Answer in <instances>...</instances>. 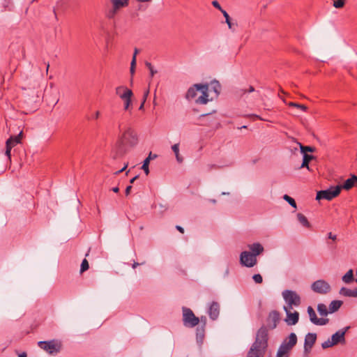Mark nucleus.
Wrapping results in <instances>:
<instances>
[{"label": "nucleus", "mask_w": 357, "mask_h": 357, "mask_svg": "<svg viewBox=\"0 0 357 357\" xmlns=\"http://www.w3.org/2000/svg\"><path fill=\"white\" fill-rule=\"evenodd\" d=\"M22 135V131H21L18 135L14 136V137L12 136L10 138L13 139V142L15 143V144L17 145V144L20 143V137H21Z\"/></svg>", "instance_id": "obj_40"}, {"label": "nucleus", "mask_w": 357, "mask_h": 357, "mask_svg": "<svg viewBox=\"0 0 357 357\" xmlns=\"http://www.w3.org/2000/svg\"><path fill=\"white\" fill-rule=\"evenodd\" d=\"M349 329V326H347L342 329L337 331L332 336L331 339H328V340L324 342L321 344V347L323 349H327L331 347L334 345H336L339 343H344L345 342V334L347 331Z\"/></svg>", "instance_id": "obj_6"}, {"label": "nucleus", "mask_w": 357, "mask_h": 357, "mask_svg": "<svg viewBox=\"0 0 357 357\" xmlns=\"http://www.w3.org/2000/svg\"><path fill=\"white\" fill-rule=\"evenodd\" d=\"M129 0H108L105 3V16L109 20H113L120 10L128 6Z\"/></svg>", "instance_id": "obj_4"}, {"label": "nucleus", "mask_w": 357, "mask_h": 357, "mask_svg": "<svg viewBox=\"0 0 357 357\" xmlns=\"http://www.w3.org/2000/svg\"><path fill=\"white\" fill-rule=\"evenodd\" d=\"M126 167H127V166H126H126H124L121 169H120V170H119V171L116 172L114 174H119V173H121V172H123V171L126 169Z\"/></svg>", "instance_id": "obj_52"}, {"label": "nucleus", "mask_w": 357, "mask_h": 357, "mask_svg": "<svg viewBox=\"0 0 357 357\" xmlns=\"http://www.w3.org/2000/svg\"><path fill=\"white\" fill-rule=\"evenodd\" d=\"M298 220L299 222L305 227H310V224L308 222L307 218L302 213H298L297 214Z\"/></svg>", "instance_id": "obj_29"}, {"label": "nucleus", "mask_w": 357, "mask_h": 357, "mask_svg": "<svg viewBox=\"0 0 357 357\" xmlns=\"http://www.w3.org/2000/svg\"><path fill=\"white\" fill-rule=\"evenodd\" d=\"M206 321V318L205 317H202L201 319H199V321L203 323L202 326H204V327L205 326Z\"/></svg>", "instance_id": "obj_48"}, {"label": "nucleus", "mask_w": 357, "mask_h": 357, "mask_svg": "<svg viewBox=\"0 0 357 357\" xmlns=\"http://www.w3.org/2000/svg\"><path fill=\"white\" fill-rule=\"evenodd\" d=\"M342 187L340 185L332 186L327 190H320L317 193L316 199H326L331 200L337 197L341 191Z\"/></svg>", "instance_id": "obj_8"}, {"label": "nucleus", "mask_w": 357, "mask_h": 357, "mask_svg": "<svg viewBox=\"0 0 357 357\" xmlns=\"http://www.w3.org/2000/svg\"><path fill=\"white\" fill-rule=\"evenodd\" d=\"M314 159V156L312 155H309L307 153H305L303 157V162L301 165V168H307L309 171H311V169L309 166V162Z\"/></svg>", "instance_id": "obj_23"}, {"label": "nucleus", "mask_w": 357, "mask_h": 357, "mask_svg": "<svg viewBox=\"0 0 357 357\" xmlns=\"http://www.w3.org/2000/svg\"><path fill=\"white\" fill-rule=\"evenodd\" d=\"M144 263H142L141 264H143ZM140 264L137 263V262H134L133 264H132V268H137V266H138Z\"/></svg>", "instance_id": "obj_56"}, {"label": "nucleus", "mask_w": 357, "mask_h": 357, "mask_svg": "<svg viewBox=\"0 0 357 357\" xmlns=\"http://www.w3.org/2000/svg\"><path fill=\"white\" fill-rule=\"evenodd\" d=\"M342 281L346 284H349L354 280V272L352 269H349L342 278Z\"/></svg>", "instance_id": "obj_25"}, {"label": "nucleus", "mask_w": 357, "mask_h": 357, "mask_svg": "<svg viewBox=\"0 0 357 357\" xmlns=\"http://www.w3.org/2000/svg\"><path fill=\"white\" fill-rule=\"evenodd\" d=\"M27 355L25 352H22L18 355V357H26Z\"/></svg>", "instance_id": "obj_57"}, {"label": "nucleus", "mask_w": 357, "mask_h": 357, "mask_svg": "<svg viewBox=\"0 0 357 357\" xmlns=\"http://www.w3.org/2000/svg\"><path fill=\"white\" fill-rule=\"evenodd\" d=\"M115 93L122 100L126 98H132L133 96L132 90L123 85L117 86L115 89Z\"/></svg>", "instance_id": "obj_16"}, {"label": "nucleus", "mask_w": 357, "mask_h": 357, "mask_svg": "<svg viewBox=\"0 0 357 357\" xmlns=\"http://www.w3.org/2000/svg\"><path fill=\"white\" fill-rule=\"evenodd\" d=\"M248 248L250 250V252H251V254L254 255L255 257L261 255L264 250V247L259 243H254L252 244H249L248 245Z\"/></svg>", "instance_id": "obj_19"}, {"label": "nucleus", "mask_w": 357, "mask_h": 357, "mask_svg": "<svg viewBox=\"0 0 357 357\" xmlns=\"http://www.w3.org/2000/svg\"><path fill=\"white\" fill-rule=\"evenodd\" d=\"M196 336L198 342L202 343L204 337V326H198L196 329Z\"/></svg>", "instance_id": "obj_27"}, {"label": "nucleus", "mask_w": 357, "mask_h": 357, "mask_svg": "<svg viewBox=\"0 0 357 357\" xmlns=\"http://www.w3.org/2000/svg\"><path fill=\"white\" fill-rule=\"evenodd\" d=\"M149 94V90L148 89L144 93L143 100H142V101H144V102H146Z\"/></svg>", "instance_id": "obj_42"}, {"label": "nucleus", "mask_w": 357, "mask_h": 357, "mask_svg": "<svg viewBox=\"0 0 357 357\" xmlns=\"http://www.w3.org/2000/svg\"><path fill=\"white\" fill-rule=\"evenodd\" d=\"M172 149L175 154L176 160L178 163L183 162V158L179 153V144H175L172 146Z\"/></svg>", "instance_id": "obj_26"}, {"label": "nucleus", "mask_w": 357, "mask_h": 357, "mask_svg": "<svg viewBox=\"0 0 357 357\" xmlns=\"http://www.w3.org/2000/svg\"><path fill=\"white\" fill-rule=\"evenodd\" d=\"M242 91H243V93H245L246 92L251 93V92L255 91V89H254L253 86H250L248 90L244 89V90H242Z\"/></svg>", "instance_id": "obj_44"}, {"label": "nucleus", "mask_w": 357, "mask_h": 357, "mask_svg": "<svg viewBox=\"0 0 357 357\" xmlns=\"http://www.w3.org/2000/svg\"><path fill=\"white\" fill-rule=\"evenodd\" d=\"M208 315L213 320H215L220 313V305L217 302H213L208 308Z\"/></svg>", "instance_id": "obj_18"}, {"label": "nucleus", "mask_w": 357, "mask_h": 357, "mask_svg": "<svg viewBox=\"0 0 357 357\" xmlns=\"http://www.w3.org/2000/svg\"><path fill=\"white\" fill-rule=\"evenodd\" d=\"M130 71L131 75L133 76V75L135 74V66H130Z\"/></svg>", "instance_id": "obj_49"}, {"label": "nucleus", "mask_w": 357, "mask_h": 357, "mask_svg": "<svg viewBox=\"0 0 357 357\" xmlns=\"http://www.w3.org/2000/svg\"><path fill=\"white\" fill-rule=\"evenodd\" d=\"M291 309L292 308H289L288 307H284V310L287 314V317L284 321L289 326L295 325L298 323L299 319V313L296 311L291 312Z\"/></svg>", "instance_id": "obj_15"}, {"label": "nucleus", "mask_w": 357, "mask_h": 357, "mask_svg": "<svg viewBox=\"0 0 357 357\" xmlns=\"http://www.w3.org/2000/svg\"><path fill=\"white\" fill-rule=\"evenodd\" d=\"M138 178V176H135V177H133L132 179H130V183H133L135 182V181Z\"/></svg>", "instance_id": "obj_58"}, {"label": "nucleus", "mask_w": 357, "mask_h": 357, "mask_svg": "<svg viewBox=\"0 0 357 357\" xmlns=\"http://www.w3.org/2000/svg\"><path fill=\"white\" fill-rule=\"evenodd\" d=\"M252 279L257 284H261L263 282L262 276L260 274H255L252 276Z\"/></svg>", "instance_id": "obj_38"}, {"label": "nucleus", "mask_w": 357, "mask_h": 357, "mask_svg": "<svg viewBox=\"0 0 357 357\" xmlns=\"http://www.w3.org/2000/svg\"><path fill=\"white\" fill-rule=\"evenodd\" d=\"M124 102V109L128 110L131 105V98H126V99L123 100Z\"/></svg>", "instance_id": "obj_39"}, {"label": "nucleus", "mask_w": 357, "mask_h": 357, "mask_svg": "<svg viewBox=\"0 0 357 357\" xmlns=\"http://www.w3.org/2000/svg\"><path fill=\"white\" fill-rule=\"evenodd\" d=\"M311 289L313 291L319 294H326L331 289L330 284L324 280H318L314 282L311 285Z\"/></svg>", "instance_id": "obj_11"}, {"label": "nucleus", "mask_w": 357, "mask_h": 357, "mask_svg": "<svg viewBox=\"0 0 357 357\" xmlns=\"http://www.w3.org/2000/svg\"><path fill=\"white\" fill-rule=\"evenodd\" d=\"M157 158V155L154 154V155H152L151 154V159H155Z\"/></svg>", "instance_id": "obj_63"}, {"label": "nucleus", "mask_w": 357, "mask_h": 357, "mask_svg": "<svg viewBox=\"0 0 357 357\" xmlns=\"http://www.w3.org/2000/svg\"><path fill=\"white\" fill-rule=\"evenodd\" d=\"M119 130L121 132L116 142L118 151L116 156L123 155L126 151V147H133L138 143V136L136 131L130 126L125 128H121V124L119 125Z\"/></svg>", "instance_id": "obj_1"}, {"label": "nucleus", "mask_w": 357, "mask_h": 357, "mask_svg": "<svg viewBox=\"0 0 357 357\" xmlns=\"http://www.w3.org/2000/svg\"><path fill=\"white\" fill-rule=\"evenodd\" d=\"M53 13H54V17L55 19L57 20H58V17H57V14H56V12L55 10V9L53 10Z\"/></svg>", "instance_id": "obj_61"}, {"label": "nucleus", "mask_w": 357, "mask_h": 357, "mask_svg": "<svg viewBox=\"0 0 357 357\" xmlns=\"http://www.w3.org/2000/svg\"><path fill=\"white\" fill-rule=\"evenodd\" d=\"M150 71V75H151V77H153L155 74L157 73V70H154V68H151V70H149Z\"/></svg>", "instance_id": "obj_46"}, {"label": "nucleus", "mask_w": 357, "mask_h": 357, "mask_svg": "<svg viewBox=\"0 0 357 357\" xmlns=\"http://www.w3.org/2000/svg\"><path fill=\"white\" fill-rule=\"evenodd\" d=\"M280 321V314L278 312L273 310L269 313L268 317V323L269 327L272 329L276 328L278 323Z\"/></svg>", "instance_id": "obj_17"}, {"label": "nucleus", "mask_w": 357, "mask_h": 357, "mask_svg": "<svg viewBox=\"0 0 357 357\" xmlns=\"http://www.w3.org/2000/svg\"><path fill=\"white\" fill-rule=\"evenodd\" d=\"M339 294L342 296H347V297H356V291L354 289H350L346 287H342L340 289Z\"/></svg>", "instance_id": "obj_24"}, {"label": "nucleus", "mask_w": 357, "mask_h": 357, "mask_svg": "<svg viewBox=\"0 0 357 357\" xmlns=\"http://www.w3.org/2000/svg\"><path fill=\"white\" fill-rule=\"evenodd\" d=\"M38 345L50 354H56L60 350V345L54 341H40L38 342Z\"/></svg>", "instance_id": "obj_12"}, {"label": "nucleus", "mask_w": 357, "mask_h": 357, "mask_svg": "<svg viewBox=\"0 0 357 357\" xmlns=\"http://www.w3.org/2000/svg\"><path fill=\"white\" fill-rule=\"evenodd\" d=\"M89 268V262L88 261L84 259H83L82 264H81V267H80V273H84V271H87Z\"/></svg>", "instance_id": "obj_37"}, {"label": "nucleus", "mask_w": 357, "mask_h": 357, "mask_svg": "<svg viewBox=\"0 0 357 357\" xmlns=\"http://www.w3.org/2000/svg\"><path fill=\"white\" fill-rule=\"evenodd\" d=\"M220 89H221V86L219 83V82L216 81V80H214V81H212L210 84V85H208V93L210 91H213L215 95L214 96H212L213 98H217L220 93Z\"/></svg>", "instance_id": "obj_20"}, {"label": "nucleus", "mask_w": 357, "mask_h": 357, "mask_svg": "<svg viewBox=\"0 0 357 357\" xmlns=\"http://www.w3.org/2000/svg\"><path fill=\"white\" fill-rule=\"evenodd\" d=\"M146 67L149 68V70H151V68H153V66L151 65V63H149V62H146Z\"/></svg>", "instance_id": "obj_53"}, {"label": "nucleus", "mask_w": 357, "mask_h": 357, "mask_svg": "<svg viewBox=\"0 0 357 357\" xmlns=\"http://www.w3.org/2000/svg\"><path fill=\"white\" fill-rule=\"evenodd\" d=\"M240 263L242 266L252 268L257 264V259L249 251H243L240 255Z\"/></svg>", "instance_id": "obj_10"}, {"label": "nucleus", "mask_w": 357, "mask_h": 357, "mask_svg": "<svg viewBox=\"0 0 357 357\" xmlns=\"http://www.w3.org/2000/svg\"><path fill=\"white\" fill-rule=\"evenodd\" d=\"M222 13L225 18V22L227 24L228 27L232 29L234 24L231 22L230 17L226 10H222Z\"/></svg>", "instance_id": "obj_33"}, {"label": "nucleus", "mask_w": 357, "mask_h": 357, "mask_svg": "<svg viewBox=\"0 0 357 357\" xmlns=\"http://www.w3.org/2000/svg\"><path fill=\"white\" fill-rule=\"evenodd\" d=\"M112 190L114 192H118L119 190V188L118 187H114L112 189Z\"/></svg>", "instance_id": "obj_59"}, {"label": "nucleus", "mask_w": 357, "mask_h": 357, "mask_svg": "<svg viewBox=\"0 0 357 357\" xmlns=\"http://www.w3.org/2000/svg\"><path fill=\"white\" fill-rule=\"evenodd\" d=\"M144 101L142 102V104L140 105L139 107V110H142L144 109Z\"/></svg>", "instance_id": "obj_60"}, {"label": "nucleus", "mask_w": 357, "mask_h": 357, "mask_svg": "<svg viewBox=\"0 0 357 357\" xmlns=\"http://www.w3.org/2000/svg\"><path fill=\"white\" fill-rule=\"evenodd\" d=\"M11 140H7L6 142V151H5V155L7 156L8 158V160L9 161L11 160V149H12V147H10V144L11 143L10 142Z\"/></svg>", "instance_id": "obj_32"}, {"label": "nucleus", "mask_w": 357, "mask_h": 357, "mask_svg": "<svg viewBox=\"0 0 357 357\" xmlns=\"http://www.w3.org/2000/svg\"><path fill=\"white\" fill-rule=\"evenodd\" d=\"M346 0H333V6L335 8H341L345 4Z\"/></svg>", "instance_id": "obj_36"}, {"label": "nucleus", "mask_w": 357, "mask_h": 357, "mask_svg": "<svg viewBox=\"0 0 357 357\" xmlns=\"http://www.w3.org/2000/svg\"><path fill=\"white\" fill-rule=\"evenodd\" d=\"M317 340V334L313 333H308L305 337L304 342V354H308L313 347Z\"/></svg>", "instance_id": "obj_14"}, {"label": "nucleus", "mask_w": 357, "mask_h": 357, "mask_svg": "<svg viewBox=\"0 0 357 357\" xmlns=\"http://www.w3.org/2000/svg\"><path fill=\"white\" fill-rule=\"evenodd\" d=\"M137 53H138V50L135 49L133 56H135L136 57Z\"/></svg>", "instance_id": "obj_62"}, {"label": "nucleus", "mask_w": 357, "mask_h": 357, "mask_svg": "<svg viewBox=\"0 0 357 357\" xmlns=\"http://www.w3.org/2000/svg\"><path fill=\"white\" fill-rule=\"evenodd\" d=\"M283 199L287 201L291 206L296 208V203L295 200L287 195H284Z\"/></svg>", "instance_id": "obj_34"}, {"label": "nucleus", "mask_w": 357, "mask_h": 357, "mask_svg": "<svg viewBox=\"0 0 357 357\" xmlns=\"http://www.w3.org/2000/svg\"><path fill=\"white\" fill-rule=\"evenodd\" d=\"M130 66H136V58L135 56H132V59L130 63Z\"/></svg>", "instance_id": "obj_45"}, {"label": "nucleus", "mask_w": 357, "mask_h": 357, "mask_svg": "<svg viewBox=\"0 0 357 357\" xmlns=\"http://www.w3.org/2000/svg\"><path fill=\"white\" fill-rule=\"evenodd\" d=\"M301 152L303 153H307V152H314L315 151V148L310 146H303L301 143L299 144Z\"/></svg>", "instance_id": "obj_31"}, {"label": "nucleus", "mask_w": 357, "mask_h": 357, "mask_svg": "<svg viewBox=\"0 0 357 357\" xmlns=\"http://www.w3.org/2000/svg\"><path fill=\"white\" fill-rule=\"evenodd\" d=\"M151 160V153H149V156L144 160L142 169L145 172L146 175L149 174V164Z\"/></svg>", "instance_id": "obj_30"}, {"label": "nucleus", "mask_w": 357, "mask_h": 357, "mask_svg": "<svg viewBox=\"0 0 357 357\" xmlns=\"http://www.w3.org/2000/svg\"><path fill=\"white\" fill-rule=\"evenodd\" d=\"M212 5L215 8L218 9L221 13H222V10H225L224 9H222V8L221 7L220 4L219 3V2L218 1H213Z\"/></svg>", "instance_id": "obj_41"}, {"label": "nucleus", "mask_w": 357, "mask_h": 357, "mask_svg": "<svg viewBox=\"0 0 357 357\" xmlns=\"http://www.w3.org/2000/svg\"><path fill=\"white\" fill-rule=\"evenodd\" d=\"M355 185H357V176L353 175L351 178L347 179L343 185H340L342 188L349 190Z\"/></svg>", "instance_id": "obj_21"}, {"label": "nucleus", "mask_w": 357, "mask_h": 357, "mask_svg": "<svg viewBox=\"0 0 357 357\" xmlns=\"http://www.w3.org/2000/svg\"><path fill=\"white\" fill-rule=\"evenodd\" d=\"M297 343V336L294 333H291L288 337L284 339L280 344L277 357H289L288 353L293 349Z\"/></svg>", "instance_id": "obj_5"}, {"label": "nucleus", "mask_w": 357, "mask_h": 357, "mask_svg": "<svg viewBox=\"0 0 357 357\" xmlns=\"http://www.w3.org/2000/svg\"><path fill=\"white\" fill-rule=\"evenodd\" d=\"M176 229H177L178 231H179L181 233H182V234H183V233L184 232V229H183V228L182 227L177 225V226L176 227Z\"/></svg>", "instance_id": "obj_50"}, {"label": "nucleus", "mask_w": 357, "mask_h": 357, "mask_svg": "<svg viewBox=\"0 0 357 357\" xmlns=\"http://www.w3.org/2000/svg\"><path fill=\"white\" fill-rule=\"evenodd\" d=\"M136 1L138 2H140V3H149V2H151L152 0H136Z\"/></svg>", "instance_id": "obj_55"}, {"label": "nucleus", "mask_w": 357, "mask_h": 357, "mask_svg": "<svg viewBox=\"0 0 357 357\" xmlns=\"http://www.w3.org/2000/svg\"><path fill=\"white\" fill-rule=\"evenodd\" d=\"M197 93H201L195 100L197 104L205 105L213 100V97L209 98L208 85L202 84H196L190 87L186 93L185 98L188 100L193 99L197 96Z\"/></svg>", "instance_id": "obj_3"}, {"label": "nucleus", "mask_w": 357, "mask_h": 357, "mask_svg": "<svg viewBox=\"0 0 357 357\" xmlns=\"http://www.w3.org/2000/svg\"><path fill=\"white\" fill-rule=\"evenodd\" d=\"M343 302L342 301L339 300H335L331 301V303L329 305L328 310L330 313H334L337 312L340 307L342 305Z\"/></svg>", "instance_id": "obj_22"}, {"label": "nucleus", "mask_w": 357, "mask_h": 357, "mask_svg": "<svg viewBox=\"0 0 357 357\" xmlns=\"http://www.w3.org/2000/svg\"><path fill=\"white\" fill-rule=\"evenodd\" d=\"M268 347V330L261 327L257 332L255 342L251 345L247 357H264Z\"/></svg>", "instance_id": "obj_2"}, {"label": "nucleus", "mask_w": 357, "mask_h": 357, "mask_svg": "<svg viewBox=\"0 0 357 357\" xmlns=\"http://www.w3.org/2000/svg\"><path fill=\"white\" fill-rule=\"evenodd\" d=\"M131 189H132V186L131 185H128V186L126 187V195L130 194Z\"/></svg>", "instance_id": "obj_47"}, {"label": "nucleus", "mask_w": 357, "mask_h": 357, "mask_svg": "<svg viewBox=\"0 0 357 357\" xmlns=\"http://www.w3.org/2000/svg\"><path fill=\"white\" fill-rule=\"evenodd\" d=\"M229 268H227L226 269V271H225V275H226V276H227V275H228V274H229Z\"/></svg>", "instance_id": "obj_64"}, {"label": "nucleus", "mask_w": 357, "mask_h": 357, "mask_svg": "<svg viewBox=\"0 0 357 357\" xmlns=\"http://www.w3.org/2000/svg\"><path fill=\"white\" fill-rule=\"evenodd\" d=\"M328 238L332 239L333 241L336 240V238H337L336 235L333 234L331 232H329L328 234Z\"/></svg>", "instance_id": "obj_43"}, {"label": "nucleus", "mask_w": 357, "mask_h": 357, "mask_svg": "<svg viewBox=\"0 0 357 357\" xmlns=\"http://www.w3.org/2000/svg\"><path fill=\"white\" fill-rule=\"evenodd\" d=\"M182 311L183 323L185 326L192 328L199 323V318L197 317L190 308L183 307Z\"/></svg>", "instance_id": "obj_7"}, {"label": "nucleus", "mask_w": 357, "mask_h": 357, "mask_svg": "<svg viewBox=\"0 0 357 357\" xmlns=\"http://www.w3.org/2000/svg\"><path fill=\"white\" fill-rule=\"evenodd\" d=\"M282 297L287 303L289 308H293V306H299L301 301L300 296L294 291L284 290L282 291Z\"/></svg>", "instance_id": "obj_9"}, {"label": "nucleus", "mask_w": 357, "mask_h": 357, "mask_svg": "<svg viewBox=\"0 0 357 357\" xmlns=\"http://www.w3.org/2000/svg\"><path fill=\"white\" fill-rule=\"evenodd\" d=\"M100 116V112L99 111H97L96 112L95 114L93 115V119H98Z\"/></svg>", "instance_id": "obj_51"}, {"label": "nucleus", "mask_w": 357, "mask_h": 357, "mask_svg": "<svg viewBox=\"0 0 357 357\" xmlns=\"http://www.w3.org/2000/svg\"><path fill=\"white\" fill-rule=\"evenodd\" d=\"M307 313L310 317V321L317 326H324L329 321L328 319L318 318L314 309L309 306L307 307Z\"/></svg>", "instance_id": "obj_13"}, {"label": "nucleus", "mask_w": 357, "mask_h": 357, "mask_svg": "<svg viewBox=\"0 0 357 357\" xmlns=\"http://www.w3.org/2000/svg\"><path fill=\"white\" fill-rule=\"evenodd\" d=\"M7 140H11L10 141L11 143L10 144V147L13 148V147H14L16 145L15 143L13 142V139L9 138Z\"/></svg>", "instance_id": "obj_54"}, {"label": "nucleus", "mask_w": 357, "mask_h": 357, "mask_svg": "<svg viewBox=\"0 0 357 357\" xmlns=\"http://www.w3.org/2000/svg\"><path fill=\"white\" fill-rule=\"evenodd\" d=\"M317 311L321 316L324 317L327 316L330 313L326 305L324 303H319L317 305Z\"/></svg>", "instance_id": "obj_28"}, {"label": "nucleus", "mask_w": 357, "mask_h": 357, "mask_svg": "<svg viewBox=\"0 0 357 357\" xmlns=\"http://www.w3.org/2000/svg\"><path fill=\"white\" fill-rule=\"evenodd\" d=\"M288 105L289 107H294L301 109L303 112H305L307 110V107L306 106H305L304 105H301V104L296 103V102H290L288 103Z\"/></svg>", "instance_id": "obj_35"}]
</instances>
